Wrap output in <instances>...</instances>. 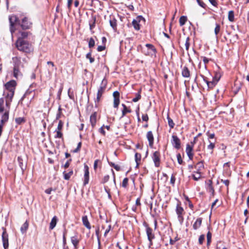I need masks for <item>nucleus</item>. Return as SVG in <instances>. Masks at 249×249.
<instances>
[{"instance_id":"nucleus-1","label":"nucleus","mask_w":249,"mask_h":249,"mask_svg":"<svg viewBox=\"0 0 249 249\" xmlns=\"http://www.w3.org/2000/svg\"><path fill=\"white\" fill-rule=\"evenodd\" d=\"M17 83L15 80H11L5 84V89L4 94L5 95L7 104H10L13 97Z\"/></svg>"},{"instance_id":"nucleus-2","label":"nucleus","mask_w":249,"mask_h":249,"mask_svg":"<svg viewBox=\"0 0 249 249\" xmlns=\"http://www.w3.org/2000/svg\"><path fill=\"white\" fill-rule=\"evenodd\" d=\"M16 45L19 51L26 53H30L33 51L32 44L27 40L20 38H18L16 42Z\"/></svg>"},{"instance_id":"nucleus-3","label":"nucleus","mask_w":249,"mask_h":249,"mask_svg":"<svg viewBox=\"0 0 249 249\" xmlns=\"http://www.w3.org/2000/svg\"><path fill=\"white\" fill-rule=\"evenodd\" d=\"M10 106V104H7V102L4 105L3 99H0V113L2 114L1 119L2 124L7 122L8 120Z\"/></svg>"},{"instance_id":"nucleus-4","label":"nucleus","mask_w":249,"mask_h":249,"mask_svg":"<svg viewBox=\"0 0 249 249\" xmlns=\"http://www.w3.org/2000/svg\"><path fill=\"white\" fill-rule=\"evenodd\" d=\"M143 226L145 228L147 238L149 242V247L150 248L153 245L152 240L155 238V236L153 232V229L149 226V225L146 222L144 221L143 223Z\"/></svg>"},{"instance_id":"nucleus-5","label":"nucleus","mask_w":249,"mask_h":249,"mask_svg":"<svg viewBox=\"0 0 249 249\" xmlns=\"http://www.w3.org/2000/svg\"><path fill=\"white\" fill-rule=\"evenodd\" d=\"M9 20L10 23V32L13 36V33L15 31V25L17 24H19V21L18 17L15 15H11L9 17Z\"/></svg>"},{"instance_id":"nucleus-6","label":"nucleus","mask_w":249,"mask_h":249,"mask_svg":"<svg viewBox=\"0 0 249 249\" xmlns=\"http://www.w3.org/2000/svg\"><path fill=\"white\" fill-rule=\"evenodd\" d=\"M23 29H28L32 27V23L29 20L28 18L24 17L22 19L21 23H19Z\"/></svg>"},{"instance_id":"nucleus-7","label":"nucleus","mask_w":249,"mask_h":249,"mask_svg":"<svg viewBox=\"0 0 249 249\" xmlns=\"http://www.w3.org/2000/svg\"><path fill=\"white\" fill-rule=\"evenodd\" d=\"M141 20L145 21L144 18L142 16H137L136 19H133L132 20V24L136 30L138 31L140 29V25L139 22Z\"/></svg>"},{"instance_id":"nucleus-8","label":"nucleus","mask_w":249,"mask_h":249,"mask_svg":"<svg viewBox=\"0 0 249 249\" xmlns=\"http://www.w3.org/2000/svg\"><path fill=\"white\" fill-rule=\"evenodd\" d=\"M152 159L155 166L157 167H159L160 165V153L159 151H155L153 153Z\"/></svg>"},{"instance_id":"nucleus-9","label":"nucleus","mask_w":249,"mask_h":249,"mask_svg":"<svg viewBox=\"0 0 249 249\" xmlns=\"http://www.w3.org/2000/svg\"><path fill=\"white\" fill-rule=\"evenodd\" d=\"M172 144L173 146L176 149H179L180 148V140L176 135H173L172 136Z\"/></svg>"},{"instance_id":"nucleus-10","label":"nucleus","mask_w":249,"mask_h":249,"mask_svg":"<svg viewBox=\"0 0 249 249\" xmlns=\"http://www.w3.org/2000/svg\"><path fill=\"white\" fill-rule=\"evenodd\" d=\"M2 239L3 243V246L4 249H8L9 247L8 243V235L6 233L5 230H4L2 234Z\"/></svg>"},{"instance_id":"nucleus-11","label":"nucleus","mask_w":249,"mask_h":249,"mask_svg":"<svg viewBox=\"0 0 249 249\" xmlns=\"http://www.w3.org/2000/svg\"><path fill=\"white\" fill-rule=\"evenodd\" d=\"M114 98L113 107L115 108L118 107L120 104V93L118 91H115L113 93Z\"/></svg>"},{"instance_id":"nucleus-12","label":"nucleus","mask_w":249,"mask_h":249,"mask_svg":"<svg viewBox=\"0 0 249 249\" xmlns=\"http://www.w3.org/2000/svg\"><path fill=\"white\" fill-rule=\"evenodd\" d=\"M193 148L192 146L189 143L187 144L186 148V154L190 160H192L194 157V153H193Z\"/></svg>"},{"instance_id":"nucleus-13","label":"nucleus","mask_w":249,"mask_h":249,"mask_svg":"<svg viewBox=\"0 0 249 249\" xmlns=\"http://www.w3.org/2000/svg\"><path fill=\"white\" fill-rule=\"evenodd\" d=\"M200 76L203 79V81L207 84L208 88L212 89L215 86V82L209 81V78L203 75L200 74Z\"/></svg>"},{"instance_id":"nucleus-14","label":"nucleus","mask_w":249,"mask_h":249,"mask_svg":"<svg viewBox=\"0 0 249 249\" xmlns=\"http://www.w3.org/2000/svg\"><path fill=\"white\" fill-rule=\"evenodd\" d=\"M146 138L149 142L150 147L153 148L154 144V136L151 131H149L146 134Z\"/></svg>"},{"instance_id":"nucleus-15","label":"nucleus","mask_w":249,"mask_h":249,"mask_svg":"<svg viewBox=\"0 0 249 249\" xmlns=\"http://www.w3.org/2000/svg\"><path fill=\"white\" fill-rule=\"evenodd\" d=\"M89 180V167L87 165H84V184L85 185L88 183Z\"/></svg>"},{"instance_id":"nucleus-16","label":"nucleus","mask_w":249,"mask_h":249,"mask_svg":"<svg viewBox=\"0 0 249 249\" xmlns=\"http://www.w3.org/2000/svg\"><path fill=\"white\" fill-rule=\"evenodd\" d=\"M24 67V66L23 65L19 66V65H16L14 67V76L15 77L17 78L18 76L20 75L21 72L20 71V69L23 68Z\"/></svg>"},{"instance_id":"nucleus-17","label":"nucleus","mask_w":249,"mask_h":249,"mask_svg":"<svg viewBox=\"0 0 249 249\" xmlns=\"http://www.w3.org/2000/svg\"><path fill=\"white\" fill-rule=\"evenodd\" d=\"M71 240L74 247V249H77L80 241V239L78 238V236L77 235H74V236H71Z\"/></svg>"},{"instance_id":"nucleus-18","label":"nucleus","mask_w":249,"mask_h":249,"mask_svg":"<svg viewBox=\"0 0 249 249\" xmlns=\"http://www.w3.org/2000/svg\"><path fill=\"white\" fill-rule=\"evenodd\" d=\"M202 218L199 217L197 218L195 222L194 223L193 225V228L195 230H197L200 227L202 224Z\"/></svg>"},{"instance_id":"nucleus-19","label":"nucleus","mask_w":249,"mask_h":249,"mask_svg":"<svg viewBox=\"0 0 249 249\" xmlns=\"http://www.w3.org/2000/svg\"><path fill=\"white\" fill-rule=\"evenodd\" d=\"M176 212L177 215H183L184 211L183 208L181 206L180 202L177 204L176 209Z\"/></svg>"},{"instance_id":"nucleus-20","label":"nucleus","mask_w":249,"mask_h":249,"mask_svg":"<svg viewBox=\"0 0 249 249\" xmlns=\"http://www.w3.org/2000/svg\"><path fill=\"white\" fill-rule=\"evenodd\" d=\"M181 74L183 77L188 78L190 76V71L186 66L182 68Z\"/></svg>"},{"instance_id":"nucleus-21","label":"nucleus","mask_w":249,"mask_h":249,"mask_svg":"<svg viewBox=\"0 0 249 249\" xmlns=\"http://www.w3.org/2000/svg\"><path fill=\"white\" fill-rule=\"evenodd\" d=\"M105 87H101L98 89L97 94V97L95 100V102H99L100 100V98L105 90Z\"/></svg>"},{"instance_id":"nucleus-22","label":"nucleus","mask_w":249,"mask_h":249,"mask_svg":"<svg viewBox=\"0 0 249 249\" xmlns=\"http://www.w3.org/2000/svg\"><path fill=\"white\" fill-rule=\"evenodd\" d=\"M29 32H25V31H21L19 32L18 35V38H22V39H24V38H26L27 37L29 34Z\"/></svg>"},{"instance_id":"nucleus-23","label":"nucleus","mask_w":249,"mask_h":249,"mask_svg":"<svg viewBox=\"0 0 249 249\" xmlns=\"http://www.w3.org/2000/svg\"><path fill=\"white\" fill-rule=\"evenodd\" d=\"M82 222L83 225L88 229L91 228L87 216H84L82 217Z\"/></svg>"},{"instance_id":"nucleus-24","label":"nucleus","mask_w":249,"mask_h":249,"mask_svg":"<svg viewBox=\"0 0 249 249\" xmlns=\"http://www.w3.org/2000/svg\"><path fill=\"white\" fill-rule=\"evenodd\" d=\"M58 219L56 216H54L52 218L50 224V229L53 230L56 226Z\"/></svg>"},{"instance_id":"nucleus-25","label":"nucleus","mask_w":249,"mask_h":249,"mask_svg":"<svg viewBox=\"0 0 249 249\" xmlns=\"http://www.w3.org/2000/svg\"><path fill=\"white\" fill-rule=\"evenodd\" d=\"M90 122L92 126L93 127L96 123V113L94 112L90 117Z\"/></svg>"},{"instance_id":"nucleus-26","label":"nucleus","mask_w":249,"mask_h":249,"mask_svg":"<svg viewBox=\"0 0 249 249\" xmlns=\"http://www.w3.org/2000/svg\"><path fill=\"white\" fill-rule=\"evenodd\" d=\"M28 227H29V223L26 221V222H25L23 223V224L22 225V226L20 228V231L22 232V233L24 234L26 232V231L28 228Z\"/></svg>"},{"instance_id":"nucleus-27","label":"nucleus","mask_w":249,"mask_h":249,"mask_svg":"<svg viewBox=\"0 0 249 249\" xmlns=\"http://www.w3.org/2000/svg\"><path fill=\"white\" fill-rule=\"evenodd\" d=\"M187 20V18L186 16H182L180 17L179 19V22L180 26H182L184 25L185 23L186 22Z\"/></svg>"},{"instance_id":"nucleus-28","label":"nucleus","mask_w":249,"mask_h":249,"mask_svg":"<svg viewBox=\"0 0 249 249\" xmlns=\"http://www.w3.org/2000/svg\"><path fill=\"white\" fill-rule=\"evenodd\" d=\"M145 47L147 48V50L151 51L153 53H156V49L152 44H146L145 45Z\"/></svg>"},{"instance_id":"nucleus-29","label":"nucleus","mask_w":249,"mask_h":249,"mask_svg":"<svg viewBox=\"0 0 249 249\" xmlns=\"http://www.w3.org/2000/svg\"><path fill=\"white\" fill-rule=\"evenodd\" d=\"M228 19L231 22H233L234 20V14L233 11H230L228 14Z\"/></svg>"},{"instance_id":"nucleus-30","label":"nucleus","mask_w":249,"mask_h":249,"mask_svg":"<svg viewBox=\"0 0 249 249\" xmlns=\"http://www.w3.org/2000/svg\"><path fill=\"white\" fill-rule=\"evenodd\" d=\"M212 240V233L209 231L207 234V246L209 247L210 245Z\"/></svg>"},{"instance_id":"nucleus-31","label":"nucleus","mask_w":249,"mask_h":249,"mask_svg":"<svg viewBox=\"0 0 249 249\" xmlns=\"http://www.w3.org/2000/svg\"><path fill=\"white\" fill-rule=\"evenodd\" d=\"M167 119L168 120V124L170 128L171 129L173 128L175 126V123H174L173 120L169 116V115L167 116Z\"/></svg>"},{"instance_id":"nucleus-32","label":"nucleus","mask_w":249,"mask_h":249,"mask_svg":"<svg viewBox=\"0 0 249 249\" xmlns=\"http://www.w3.org/2000/svg\"><path fill=\"white\" fill-rule=\"evenodd\" d=\"M72 174H73L72 171H71L68 173L64 172V178L66 180H68L70 178L71 176L72 175Z\"/></svg>"},{"instance_id":"nucleus-33","label":"nucleus","mask_w":249,"mask_h":249,"mask_svg":"<svg viewBox=\"0 0 249 249\" xmlns=\"http://www.w3.org/2000/svg\"><path fill=\"white\" fill-rule=\"evenodd\" d=\"M135 160L137 163V165L139 164V162L141 161V155L140 154L136 153L135 155Z\"/></svg>"},{"instance_id":"nucleus-34","label":"nucleus","mask_w":249,"mask_h":249,"mask_svg":"<svg viewBox=\"0 0 249 249\" xmlns=\"http://www.w3.org/2000/svg\"><path fill=\"white\" fill-rule=\"evenodd\" d=\"M55 132L56 135L54 136L55 138H61L63 136V134L60 130H55Z\"/></svg>"},{"instance_id":"nucleus-35","label":"nucleus","mask_w":249,"mask_h":249,"mask_svg":"<svg viewBox=\"0 0 249 249\" xmlns=\"http://www.w3.org/2000/svg\"><path fill=\"white\" fill-rule=\"evenodd\" d=\"M86 58L89 59L90 63H93L94 61V58L91 57V53L90 52L87 54Z\"/></svg>"},{"instance_id":"nucleus-36","label":"nucleus","mask_w":249,"mask_h":249,"mask_svg":"<svg viewBox=\"0 0 249 249\" xmlns=\"http://www.w3.org/2000/svg\"><path fill=\"white\" fill-rule=\"evenodd\" d=\"M197 175H193L192 177L195 180H198L201 178V175L200 172H197Z\"/></svg>"},{"instance_id":"nucleus-37","label":"nucleus","mask_w":249,"mask_h":249,"mask_svg":"<svg viewBox=\"0 0 249 249\" xmlns=\"http://www.w3.org/2000/svg\"><path fill=\"white\" fill-rule=\"evenodd\" d=\"M220 30V26L218 24H216V27L214 29V34L216 36L219 33Z\"/></svg>"},{"instance_id":"nucleus-38","label":"nucleus","mask_w":249,"mask_h":249,"mask_svg":"<svg viewBox=\"0 0 249 249\" xmlns=\"http://www.w3.org/2000/svg\"><path fill=\"white\" fill-rule=\"evenodd\" d=\"M178 162L179 164H182L183 161L182 160L181 156L180 153H178L177 155Z\"/></svg>"},{"instance_id":"nucleus-39","label":"nucleus","mask_w":249,"mask_h":249,"mask_svg":"<svg viewBox=\"0 0 249 249\" xmlns=\"http://www.w3.org/2000/svg\"><path fill=\"white\" fill-rule=\"evenodd\" d=\"M141 95L140 93L138 92L136 94V97L132 99V101L134 102H136L138 101L141 99Z\"/></svg>"},{"instance_id":"nucleus-40","label":"nucleus","mask_w":249,"mask_h":249,"mask_svg":"<svg viewBox=\"0 0 249 249\" xmlns=\"http://www.w3.org/2000/svg\"><path fill=\"white\" fill-rule=\"evenodd\" d=\"M204 239H205V235H204V234H201L199 237V238H198V243L200 245H202L203 243Z\"/></svg>"},{"instance_id":"nucleus-41","label":"nucleus","mask_w":249,"mask_h":249,"mask_svg":"<svg viewBox=\"0 0 249 249\" xmlns=\"http://www.w3.org/2000/svg\"><path fill=\"white\" fill-rule=\"evenodd\" d=\"M210 142V144L208 145L207 148H208V149L211 150V153H212L213 149L215 147V144L214 143L212 142Z\"/></svg>"},{"instance_id":"nucleus-42","label":"nucleus","mask_w":249,"mask_h":249,"mask_svg":"<svg viewBox=\"0 0 249 249\" xmlns=\"http://www.w3.org/2000/svg\"><path fill=\"white\" fill-rule=\"evenodd\" d=\"M95 45V41L93 38H90L89 41V48L93 47Z\"/></svg>"},{"instance_id":"nucleus-43","label":"nucleus","mask_w":249,"mask_h":249,"mask_svg":"<svg viewBox=\"0 0 249 249\" xmlns=\"http://www.w3.org/2000/svg\"><path fill=\"white\" fill-rule=\"evenodd\" d=\"M18 162L19 163V166H20L21 169H22V170L23 171V162H22L23 160L21 158V157H18Z\"/></svg>"},{"instance_id":"nucleus-44","label":"nucleus","mask_w":249,"mask_h":249,"mask_svg":"<svg viewBox=\"0 0 249 249\" xmlns=\"http://www.w3.org/2000/svg\"><path fill=\"white\" fill-rule=\"evenodd\" d=\"M189 41H190V38H189V37H187L186 38V41H185V48H186V50H188L189 47H190Z\"/></svg>"},{"instance_id":"nucleus-45","label":"nucleus","mask_w":249,"mask_h":249,"mask_svg":"<svg viewBox=\"0 0 249 249\" xmlns=\"http://www.w3.org/2000/svg\"><path fill=\"white\" fill-rule=\"evenodd\" d=\"M15 121L18 124H20L25 121L24 118L22 117L17 118L15 119Z\"/></svg>"},{"instance_id":"nucleus-46","label":"nucleus","mask_w":249,"mask_h":249,"mask_svg":"<svg viewBox=\"0 0 249 249\" xmlns=\"http://www.w3.org/2000/svg\"><path fill=\"white\" fill-rule=\"evenodd\" d=\"M63 125V123L61 120H60L57 125V129L55 130H61Z\"/></svg>"},{"instance_id":"nucleus-47","label":"nucleus","mask_w":249,"mask_h":249,"mask_svg":"<svg viewBox=\"0 0 249 249\" xmlns=\"http://www.w3.org/2000/svg\"><path fill=\"white\" fill-rule=\"evenodd\" d=\"M196 166H197L198 167L197 172H200V171L201 170V168H204V165L202 162H198L197 163Z\"/></svg>"},{"instance_id":"nucleus-48","label":"nucleus","mask_w":249,"mask_h":249,"mask_svg":"<svg viewBox=\"0 0 249 249\" xmlns=\"http://www.w3.org/2000/svg\"><path fill=\"white\" fill-rule=\"evenodd\" d=\"M201 58H202L203 61L204 63L205 64V66H204L205 68L206 69V65H207V64H208L209 63V60L210 59H209L205 56H201Z\"/></svg>"},{"instance_id":"nucleus-49","label":"nucleus","mask_w":249,"mask_h":249,"mask_svg":"<svg viewBox=\"0 0 249 249\" xmlns=\"http://www.w3.org/2000/svg\"><path fill=\"white\" fill-rule=\"evenodd\" d=\"M198 5L201 7L205 8L206 6V4L201 0H196Z\"/></svg>"},{"instance_id":"nucleus-50","label":"nucleus","mask_w":249,"mask_h":249,"mask_svg":"<svg viewBox=\"0 0 249 249\" xmlns=\"http://www.w3.org/2000/svg\"><path fill=\"white\" fill-rule=\"evenodd\" d=\"M176 181V178L174 175H172L171 177L170 183L174 186Z\"/></svg>"},{"instance_id":"nucleus-51","label":"nucleus","mask_w":249,"mask_h":249,"mask_svg":"<svg viewBox=\"0 0 249 249\" xmlns=\"http://www.w3.org/2000/svg\"><path fill=\"white\" fill-rule=\"evenodd\" d=\"M95 18H93L92 22L89 23L90 29L91 30L95 27Z\"/></svg>"},{"instance_id":"nucleus-52","label":"nucleus","mask_w":249,"mask_h":249,"mask_svg":"<svg viewBox=\"0 0 249 249\" xmlns=\"http://www.w3.org/2000/svg\"><path fill=\"white\" fill-rule=\"evenodd\" d=\"M220 77H217V74L215 75V76L213 77V80L212 81L215 82V86L216 85L218 81L219 80Z\"/></svg>"},{"instance_id":"nucleus-53","label":"nucleus","mask_w":249,"mask_h":249,"mask_svg":"<svg viewBox=\"0 0 249 249\" xmlns=\"http://www.w3.org/2000/svg\"><path fill=\"white\" fill-rule=\"evenodd\" d=\"M220 244H223L222 242L219 241L217 242V245H216V249H227V248L225 246L223 247L222 248H220Z\"/></svg>"},{"instance_id":"nucleus-54","label":"nucleus","mask_w":249,"mask_h":249,"mask_svg":"<svg viewBox=\"0 0 249 249\" xmlns=\"http://www.w3.org/2000/svg\"><path fill=\"white\" fill-rule=\"evenodd\" d=\"M142 120L143 121L147 122L149 120V117L147 114H142Z\"/></svg>"},{"instance_id":"nucleus-55","label":"nucleus","mask_w":249,"mask_h":249,"mask_svg":"<svg viewBox=\"0 0 249 249\" xmlns=\"http://www.w3.org/2000/svg\"><path fill=\"white\" fill-rule=\"evenodd\" d=\"M183 215H178V218L179 222L182 224L184 220Z\"/></svg>"},{"instance_id":"nucleus-56","label":"nucleus","mask_w":249,"mask_h":249,"mask_svg":"<svg viewBox=\"0 0 249 249\" xmlns=\"http://www.w3.org/2000/svg\"><path fill=\"white\" fill-rule=\"evenodd\" d=\"M110 26L114 29L116 27V21L115 20H110Z\"/></svg>"},{"instance_id":"nucleus-57","label":"nucleus","mask_w":249,"mask_h":249,"mask_svg":"<svg viewBox=\"0 0 249 249\" xmlns=\"http://www.w3.org/2000/svg\"><path fill=\"white\" fill-rule=\"evenodd\" d=\"M197 137H195L194 138V140L193 141H191V142H190V145L191 146H192L193 147H194V145L196 143V142H197Z\"/></svg>"},{"instance_id":"nucleus-58","label":"nucleus","mask_w":249,"mask_h":249,"mask_svg":"<svg viewBox=\"0 0 249 249\" xmlns=\"http://www.w3.org/2000/svg\"><path fill=\"white\" fill-rule=\"evenodd\" d=\"M178 240V239L177 237L175 238L174 240L172 239V238H170V244L173 245L176 241H177Z\"/></svg>"},{"instance_id":"nucleus-59","label":"nucleus","mask_w":249,"mask_h":249,"mask_svg":"<svg viewBox=\"0 0 249 249\" xmlns=\"http://www.w3.org/2000/svg\"><path fill=\"white\" fill-rule=\"evenodd\" d=\"M207 135L209 138V139H213L214 138V133H210L209 132L207 133Z\"/></svg>"},{"instance_id":"nucleus-60","label":"nucleus","mask_w":249,"mask_h":249,"mask_svg":"<svg viewBox=\"0 0 249 249\" xmlns=\"http://www.w3.org/2000/svg\"><path fill=\"white\" fill-rule=\"evenodd\" d=\"M221 182H223L227 187L229 185L230 181L228 179H226V180L221 179Z\"/></svg>"},{"instance_id":"nucleus-61","label":"nucleus","mask_w":249,"mask_h":249,"mask_svg":"<svg viewBox=\"0 0 249 249\" xmlns=\"http://www.w3.org/2000/svg\"><path fill=\"white\" fill-rule=\"evenodd\" d=\"M81 143L79 142L77 148L75 150H73V152H74V153L77 152L79 150L80 148H81Z\"/></svg>"},{"instance_id":"nucleus-62","label":"nucleus","mask_w":249,"mask_h":249,"mask_svg":"<svg viewBox=\"0 0 249 249\" xmlns=\"http://www.w3.org/2000/svg\"><path fill=\"white\" fill-rule=\"evenodd\" d=\"M105 49V47L104 46H99L97 48V51L98 52L103 51Z\"/></svg>"},{"instance_id":"nucleus-63","label":"nucleus","mask_w":249,"mask_h":249,"mask_svg":"<svg viewBox=\"0 0 249 249\" xmlns=\"http://www.w3.org/2000/svg\"><path fill=\"white\" fill-rule=\"evenodd\" d=\"M210 2L213 6H216L217 4L216 0H209Z\"/></svg>"},{"instance_id":"nucleus-64","label":"nucleus","mask_w":249,"mask_h":249,"mask_svg":"<svg viewBox=\"0 0 249 249\" xmlns=\"http://www.w3.org/2000/svg\"><path fill=\"white\" fill-rule=\"evenodd\" d=\"M143 53H144V54L145 55H148L150 53H151L152 52L151 51H149V50H147V51L145 52L144 49H143Z\"/></svg>"}]
</instances>
